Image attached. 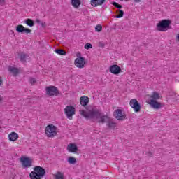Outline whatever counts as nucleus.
<instances>
[{"label": "nucleus", "instance_id": "obj_1", "mask_svg": "<svg viewBox=\"0 0 179 179\" xmlns=\"http://www.w3.org/2000/svg\"><path fill=\"white\" fill-rule=\"evenodd\" d=\"M80 114L85 117V118H88L89 120H93V121L97 120L98 122H101L104 124V122H108V128H111L114 129L115 127H117V124L113 121V120L110 119L108 116L103 115L100 110H97L96 109H92L91 110H80Z\"/></svg>", "mask_w": 179, "mask_h": 179}, {"label": "nucleus", "instance_id": "obj_2", "mask_svg": "<svg viewBox=\"0 0 179 179\" xmlns=\"http://www.w3.org/2000/svg\"><path fill=\"white\" fill-rule=\"evenodd\" d=\"M44 176H45V169L41 166H35L34 171L29 174L31 179H41Z\"/></svg>", "mask_w": 179, "mask_h": 179}, {"label": "nucleus", "instance_id": "obj_3", "mask_svg": "<svg viewBox=\"0 0 179 179\" xmlns=\"http://www.w3.org/2000/svg\"><path fill=\"white\" fill-rule=\"evenodd\" d=\"M171 22L169 20H163L157 24L158 31H167L170 29Z\"/></svg>", "mask_w": 179, "mask_h": 179}, {"label": "nucleus", "instance_id": "obj_4", "mask_svg": "<svg viewBox=\"0 0 179 179\" xmlns=\"http://www.w3.org/2000/svg\"><path fill=\"white\" fill-rule=\"evenodd\" d=\"M45 132L48 138H54L58 134V129L54 124H49L46 127Z\"/></svg>", "mask_w": 179, "mask_h": 179}, {"label": "nucleus", "instance_id": "obj_5", "mask_svg": "<svg viewBox=\"0 0 179 179\" xmlns=\"http://www.w3.org/2000/svg\"><path fill=\"white\" fill-rule=\"evenodd\" d=\"M46 93L48 96H58L59 94V91H58V88L55 86H49L46 87Z\"/></svg>", "mask_w": 179, "mask_h": 179}, {"label": "nucleus", "instance_id": "obj_6", "mask_svg": "<svg viewBox=\"0 0 179 179\" xmlns=\"http://www.w3.org/2000/svg\"><path fill=\"white\" fill-rule=\"evenodd\" d=\"M75 108L72 106H68L64 109V113L69 120H72V117L75 115Z\"/></svg>", "mask_w": 179, "mask_h": 179}, {"label": "nucleus", "instance_id": "obj_7", "mask_svg": "<svg viewBox=\"0 0 179 179\" xmlns=\"http://www.w3.org/2000/svg\"><path fill=\"white\" fill-rule=\"evenodd\" d=\"M129 105L131 108L134 109L135 113H139V111H141V108H142L141 104H139V102H138V100L136 99H131L129 102Z\"/></svg>", "mask_w": 179, "mask_h": 179}, {"label": "nucleus", "instance_id": "obj_8", "mask_svg": "<svg viewBox=\"0 0 179 179\" xmlns=\"http://www.w3.org/2000/svg\"><path fill=\"white\" fill-rule=\"evenodd\" d=\"M17 33H22V34H30L31 29L23 27V25H17L15 28Z\"/></svg>", "mask_w": 179, "mask_h": 179}, {"label": "nucleus", "instance_id": "obj_9", "mask_svg": "<svg viewBox=\"0 0 179 179\" xmlns=\"http://www.w3.org/2000/svg\"><path fill=\"white\" fill-rule=\"evenodd\" d=\"M74 64L76 66H77V68L82 69V68H85L86 62H85L84 57H78L76 59Z\"/></svg>", "mask_w": 179, "mask_h": 179}, {"label": "nucleus", "instance_id": "obj_10", "mask_svg": "<svg viewBox=\"0 0 179 179\" xmlns=\"http://www.w3.org/2000/svg\"><path fill=\"white\" fill-rule=\"evenodd\" d=\"M148 104H150V106H151V107L155 110H160L162 107L160 102H157V101H155L153 99L149 100Z\"/></svg>", "mask_w": 179, "mask_h": 179}, {"label": "nucleus", "instance_id": "obj_11", "mask_svg": "<svg viewBox=\"0 0 179 179\" xmlns=\"http://www.w3.org/2000/svg\"><path fill=\"white\" fill-rule=\"evenodd\" d=\"M115 117L117 120L122 121L123 120H125L126 116L125 113H124L121 109H117L115 110Z\"/></svg>", "mask_w": 179, "mask_h": 179}, {"label": "nucleus", "instance_id": "obj_12", "mask_svg": "<svg viewBox=\"0 0 179 179\" xmlns=\"http://www.w3.org/2000/svg\"><path fill=\"white\" fill-rule=\"evenodd\" d=\"M20 160H21L22 166L24 169L31 167V161L30 160V158H29V157H22V158H21Z\"/></svg>", "mask_w": 179, "mask_h": 179}, {"label": "nucleus", "instance_id": "obj_13", "mask_svg": "<svg viewBox=\"0 0 179 179\" xmlns=\"http://www.w3.org/2000/svg\"><path fill=\"white\" fill-rule=\"evenodd\" d=\"M110 72L113 73V75H118L121 73V67L117 64H113L110 66Z\"/></svg>", "mask_w": 179, "mask_h": 179}, {"label": "nucleus", "instance_id": "obj_14", "mask_svg": "<svg viewBox=\"0 0 179 179\" xmlns=\"http://www.w3.org/2000/svg\"><path fill=\"white\" fill-rule=\"evenodd\" d=\"M8 139L10 141V142H15V141H17L19 139V134L16 132H11L8 134Z\"/></svg>", "mask_w": 179, "mask_h": 179}, {"label": "nucleus", "instance_id": "obj_15", "mask_svg": "<svg viewBox=\"0 0 179 179\" xmlns=\"http://www.w3.org/2000/svg\"><path fill=\"white\" fill-rule=\"evenodd\" d=\"M80 103L83 107L87 106V104H89V97L87 96H82L80 98Z\"/></svg>", "mask_w": 179, "mask_h": 179}, {"label": "nucleus", "instance_id": "obj_16", "mask_svg": "<svg viewBox=\"0 0 179 179\" xmlns=\"http://www.w3.org/2000/svg\"><path fill=\"white\" fill-rule=\"evenodd\" d=\"M106 2V0H91V5L96 8V6H100Z\"/></svg>", "mask_w": 179, "mask_h": 179}, {"label": "nucleus", "instance_id": "obj_17", "mask_svg": "<svg viewBox=\"0 0 179 179\" xmlns=\"http://www.w3.org/2000/svg\"><path fill=\"white\" fill-rule=\"evenodd\" d=\"M67 150L70 152V153H75V152H77L78 150V147L75 144L70 143L67 146Z\"/></svg>", "mask_w": 179, "mask_h": 179}, {"label": "nucleus", "instance_id": "obj_18", "mask_svg": "<svg viewBox=\"0 0 179 179\" xmlns=\"http://www.w3.org/2000/svg\"><path fill=\"white\" fill-rule=\"evenodd\" d=\"M8 71L11 73H13V76H16L19 73V69L16 68L13 66H8Z\"/></svg>", "mask_w": 179, "mask_h": 179}, {"label": "nucleus", "instance_id": "obj_19", "mask_svg": "<svg viewBox=\"0 0 179 179\" xmlns=\"http://www.w3.org/2000/svg\"><path fill=\"white\" fill-rule=\"evenodd\" d=\"M71 3L72 6H73V8L78 9V8H79L80 5H82V1H80V0H71Z\"/></svg>", "mask_w": 179, "mask_h": 179}, {"label": "nucleus", "instance_id": "obj_20", "mask_svg": "<svg viewBox=\"0 0 179 179\" xmlns=\"http://www.w3.org/2000/svg\"><path fill=\"white\" fill-rule=\"evenodd\" d=\"M159 99H160V94L156 92H153L152 94L150 96V100H155V101L159 100Z\"/></svg>", "mask_w": 179, "mask_h": 179}, {"label": "nucleus", "instance_id": "obj_21", "mask_svg": "<svg viewBox=\"0 0 179 179\" xmlns=\"http://www.w3.org/2000/svg\"><path fill=\"white\" fill-rule=\"evenodd\" d=\"M55 179H64V173L62 172H57L55 174L53 175Z\"/></svg>", "mask_w": 179, "mask_h": 179}, {"label": "nucleus", "instance_id": "obj_22", "mask_svg": "<svg viewBox=\"0 0 179 179\" xmlns=\"http://www.w3.org/2000/svg\"><path fill=\"white\" fill-rule=\"evenodd\" d=\"M24 23L27 24V26H29V27H33L34 26V21L33 20L28 18L24 21Z\"/></svg>", "mask_w": 179, "mask_h": 179}, {"label": "nucleus", "instance_id": "obj_23", "mask_svg": "<svg viewBox=\"0 0 179 179\" xmlns=\"http://www.w3.org/2000/svg\"><path fill=\"white\" fill-rule=\"evenodd\" d=\"M67 162L69 164H75L76 163V159L73 157H70L68 158Z\"/></svg>", "mask_w": 179, "mask_h": 179}, {"label": "nucleus", "instance_id": "obj_24", "mask_svg": "<svg viewBox=\"0 0 179 179\" xmlns=\"http://www.w3.org/2000/svg\"><path fill=\"white\" fill-rule=\"evenodd\" d=\"M117 12H118V15L115 16L117 19H121V17H124V11L122 10H118Z\"/></svg>", "mask_w": 179, "mask_h": 179}, {"label": "nucleus", "instance_id": "obj_25", "mask_svg": "<svg viewBox=\"0 0 179 179\" xmlns=\"http://www.w3.org/2000/svg\"><path fill=\"white\" fill-rule=\"evenodd\" d=\"M55 53L59 54V55H65L66 52L64 51V50L58 49L55 50Z\"/></svg>", "mask_w": 179, "mask_h": 179}, {"label": "nucleus", "instance_id": "obj_26", "mask_svg": "<svg viewBox=\"0 0 179 179\" xmlns=\"http://www.w3.org/2000/svg\"><path fill=\"white\" fill-rule=\"evenodd\" d=\"M95 30H96V31H98L99 33V31L103 30V27L101 24H98L96 26Z\"/></svg>", "mask_w": 179, "mask_h": 179}, {"label": "nucleus", "instance_id": "obj_27", "mask_svg": "<svg viewBox=\"0 0 179 179\" xmlns=\"http://www.w3.org/2000/svg\"><path fill=\"white\" fill-rule=\"evenodd\" d=\"M85 48L86 50H89L90 48H93V45H92V43H87L85 44Z\"/></svg>", "mask_w": 179, "mask_h": 179}, {"label": "nucleus", "instance_id": "obj_28", "mask_svg": "<svg viewBox=\"0 0 179 179\" xmlns=\"http://www.w3.org/2000/svg\"><path fill=\"white\" fill-rule=\"evenodd\" d=\"M26 57H27L26 54L22 53L20 55V61H26Z\"/></svg>", "mask_w": 179, "mask_h": 179}, {"label": "nucleus", "instance_id": "obj_29", "mask_svg": "<svg viewBox=\"0 0 179 179\" xmlns=\"http://www.w3.org/2000/svg\"><path fill=\"white\" fill-rule=\"evenodd\" d=\"M113 5L115 8H117L118 9L122 8V6L118 4L117 2H113Z\"/></svg>", "mask_w": 179, "mask_h": 179}, {"label": "nucleus", "instance_id": "obj_30", "mask_svg": "<svg viewBox=\"0 0 179 179\" xmlns=\"http://www.w3.org/2000/svg\"><path fill=\"white\" fill-rule=\"evenodd\" d=\"M29 82L31 85H34L36 82V78H30Z\"/></svg>", "mask_w": 179, "mask_h": 179}, {"label": "nucleus", "instance_id": "obj_31", "mask_svg": "<svg viewBox=\"0 0 179 179\" xmlns=\"http://www.w3.org/2000/svg\"><path fill=\"white\" fill-rule=\"evenodd\" d=\"M0 3H1V5H4L5 4V0H0Z\"/></svg>", "mask_w": 179, "mask_h": 179}, {"label": "nucleus", "instance_id": "obj_32", "mask_svg": "<svg viewBox=\"0 0 179 179\" xmlns=\"http://www.w3.org/2000/svg\"><path fill=\"white\" fill-rule=\"evenodd\" d=\"M36 23H38V24H40V23H41V21H40V20H39V19H37V20H36Z\"/></svg>", "mask_w": 179, "mask_h": 179}, {"label": "nucleus", "instance_id": "obj_33", "mask_svg": "<svg viewBox=\"0 0 179 179\" xmlns=\"http://www.w3.org/2000/svg\"><path fill=\"white\" fill-rule=\"evenodd\" d=\"M176 40H178V41H179V34H178V35L176 36Z\"/></svg>", "mask_w": 179, "mask_h": 179}, {"label": "nucleus", "instance_id": "obj_34", "mask_svg": "<svg viewBox=\"0 0 179 179\" xmlns=\"http://www.w3.org/2000/svg\"><path fill=\"white\" fill-rule=\"evenodd\" d=\"M2 85V79L0 77V86Z\"/></svg>", "mask_w": 179, "mask_h": 179}, {"label": "nucleus", "instance_id": "obj_35", "mask_svg": "<svg viewBox=\"0 0 179 179\" xmlns=\"http://www.w3.org/2000/svg\"><path fill=\"white\" fill-rule=\"evenodd\" d=\"M148 155H152V152H150V153H148Z\"/></svg>", "mask_w": 179, "mask_h": 179}, {"label": "nucleus", "instance_id": "obj_36", "mask_svg": "<svg viewBox=\"0 0 179 179\" xmlns=\"http://www.w3.org/2000/svg\"><path fill=\"white\" fill-rule=\"evenodd\" d=\"M0 101H1V98H0Z\"/></svg>", "mask_w": 179, "mask_h": 179}]
</instances>
